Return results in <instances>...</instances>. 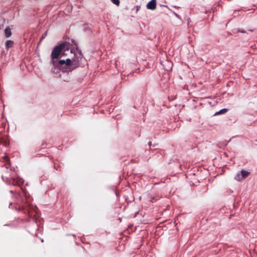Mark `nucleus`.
<instances>
[{
	"label": "nucleus",
	"instance_id": "423d86ee",
	"mask_svg": "<svg viewBox=\"0 0 257 257\" xmlns=\"http://www.w3.org/2000/svg\"><path fill=\"white\" fill-rule=\"evenodd\" d=\"M6 47L7 49H9V48L13 47L14 45V42L12 40H7L6 42Z\"/></svg>",
	"mask_w": 257,
	"mask_h": 257
},
{
	"label": "nucleus",
	"instance_id": "f03ea898",
	"mask_svg": "<svg viewBox=\"0 0 257 257\" xmlns=\"http://www.w3.org/2000/svg\"><path fill=\"white\" fill-rule=\"evenodd\" d=\"M25 197L26 201L24 202V204L22 205V206L20 207H22L23 209L28 212V213L30 216H32L33 215L32 214V211L37 212V208L30 203V199L27 197L26 194H25Z\"/></svg>",
	"mask_w": 257,
	"mask_h": 257
},
{
	"label": "nucleus",
	"instance_id": "9b49d317",
	"mask_svg": "<svg viewBox=\"0 0 257 257\" xmlns=\"http://www.w3.org/2000/svg\"><path fill=\"white\" fill-rule=\"evenodd\" d=\"M8 160H9V159H8V157L7 156H6L4 157V160L5 161H8Z\"/></svg>",
	"mask_w": 257,
	"mask_h": 257
},
{
	"label": "nucleus",
	"instance_id": "20e7f679",
	"mask_svg": "<svg viewBox=\"0 0 257 257\" xmlns=\"http://www.w3.org/2000/svg\"><path fill=\"white\" fill-rule=\"evenodd\" d=\"M147 8L149 10H154L156 8V1L152 0L149 2L147 5Z\"/></svg>",
	"mask_w": 257,
	"mask_h": 257
},
{
	"label": "nucleus",
	"instance_id": "0eeeda50",
	"mask_svg": "<svg viewBox=\"0 0 257 257\" xmlns=\"http://www.w3.org/2000/svg\"><path fill=\"white\" fill-rule=\"evenodd\" d=\"M227 109L226 108H223V109H221L219 111L216 112L215 114H222V113H225L226 112H227Z\"/></svg>",
	"mask_w": 257,
	"mask_h": 257
},
{
	"label": "nucleus",
	"instance_id": "4468645a",
	"mask_svg": "<svg viewBox=\"0 0 257 257\" xmlns=\"http://www.w3.org/2000/svg\"><path fill=\"white\" fill-rule=\"evenodd\" d=\"M237 10H235V11H234V13H235L236 12H237Z\"/></svg>",
	"mask_w": 257,
	"mask_h": 257
},
{
	"label": "nucleus",
	"instance_id": "7ed1b4c3",
	"mask_svg": "<svg viewBox=\"0 0 257 257\" xmlns=\"http://www.w3.org/2000/svg\"><path fill=\"white\" fill-rule=\"evenodd\" d=\"M249 174V172L242 170L240 172H238L234 176V179L237 181L240 182L245 179Z\"/></svg>",
	"mask_w": 257,
	"mask_h": 257
},
{
	"label": "nucleus",
	"instance_id": "1a4fd4ad",
	"mask_svg": "<svg viewBox=\"0 0 257 257\" xmlns=\"http://www.w3.org/2000/svg\"><path fill=\"white\" fill-rule=\"evenodd\" d=\"M111 1L114 4L117 6L119 5V0H111Z\"/></svg>",
	"mask_w": 257,
	"mask_h": 257
},
{
	"label": "nucleus",
	"instance_id": "f8f14e48",
	"mask_svg": "<svg viewBox=\"0 0 257 257\" xmlns=\"http://www.w3.org/2000/svg\"><path fill=\"white\" fill-rule=\"evenodd\" d=\"M238 32H241V33H245V31L243 30H238Z\"/></svg>",
	"mask_w": 257,
	"mask_h": 257
},
{
	"label": "nucleus",
	"instance_id": "9d476101",
	"mask_svg": "<svg viewBox=\"0 0 257 257\" xmlns=\"http://www.w3.org/2000/svg\"><path fill=\"white\" fill-rule=\"evenodd\" d=\"M46 35V33H45L42 35V36L41 38L40 41H41L43 39H44Z\"/></svg>",
	"mask_w": 257,
	"mask_h": 257
},
{
	"label": "nucleus",
	"instance_id": "39448f33",
	"mask_svg": "<svg viewBox=\"0 0 257 257\" xmlns=\"http://www.w3.org/2000/svg\"><path fill=\"white\" fill-rule=\"evenodd\" d=\"M5 34L6 38H9L11 36V29L9 28V27H8L5 29Z\"/></svg>",
	"mask_w": 257,
	"mask_h": 257
},
{
	"label": "nucleus",
	"instance_id": "6e6552de",
	"mask_svg": "<svg viewBox=\"0 0 257 257\" xmlns=\"http://www.w3.org/2000/svg\"><path fill=\"white\" fill-rule=\"evenodd\" d=\"M23 183V182L22 181H21L20 182H17L15 180H14L13 181V185H15V186H20L21 185V184H22Z\"/></svg>",
	"mask_w": 257,
	"mask_h": 257
},
{
	"label": "nucleus",
	"instance_id": "ddd939ff",
	"mask_svg": "<svg viewBox=\"0 0 257 257\" xmlns=\"http://www.w3.org/2000/svg\"><path fill=\"white\" fill-rule=\"evenodd\" d=\"M175 16L177 17V18H179V16L178 14H175Z\"/></svg>",
	"mask_w": 257,
	"mask_h": 257
},
{
	"label": "nucleus",
	"instance_id": "f257e3e1",
	"mask_svg": "<svg viewBox=\"0 0 257 257\" xmlns=\"http://www.w3.org/2000/svg\"><path fill=\"white\" fill-rule=\"evenodd\" d=\"M69 46V43L63 42L52 50L51 63L53 65L51 70L54 73L58 74L60 71L69 73L79 67L83 54L81 51L75 50Z\"/></svg>",
	"mask_w": 257,
	"mask_h": 257
}]
</instances>
